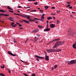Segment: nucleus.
I'll list each match as a JSON object with an SVG mask.
<instances>
[{"label":"nucleus","instance_id":"56","mask_svg":"<svg viewBox=\"0 0 76 76\" xmlns=\"http://www.w3.org/2000/svg\"><path fill=\"white\" fill-rule=\"evenodd\" d=\"M9 19H13V18H12L10 17V18H9Z\"/></svg>","mask_w":76,"mask_h":76},{"label":"nucleus","instance_id":"47","mask_svg":"<svg viewBox=\"0 0 76 76\" xmlns=\"http://www.w3.org/2000/svg\"><path fill=\"white\" fill-rule=\"evenodd\" d=\"M56 12L57 13H60V12H59V11H56Z\"/></svg>","mask_w":76,"mask_h":76},{"label":"nucleus","instance_id":"4","mask_svg":"<svg viewBox=\"0 0 76 76\" xmlns=\"http://www.w3.org/2000/svg\"><path fill=\"white\" fill-rule=\"evenodd\" d=\"M60 38H57L53 40L51 42H49L48 44H50L51 43H53V41H58V40H59Z\"/></svg>","mask_w":76,"mask_h":76},{"label":"nucleus","instance_id":"37","mask_svg":"<svg viewBox=\"0 0 76 76\" xmlns=\"http://www.w3.org/2000/svg\"><path fill=\"white\" fill-rule=\"evenodd\" d=\"M0 16H4V14H0Z\"/></svg>","mask_w":76,"mask_h":76},{"label":"nucleus","instance_id":"8","mask_svg":"<svg viewBox=\"0 0 76 76\" xmlns=\"http://www.w3.org/2000/svg\"><path fill=\"white\" fill-rule=\"evenodd\" d=\"M23 21L25 23H29V22L28 21H26L25 20H23V21H20V22H21L22 23H23Z\"/></svg>","mask_w":76,"mask_h":76},{"label":"nucleus","instance_id":"55","mask_svg":"<svg viewBox=\"0 0 76 76\" xmlns=\"http://www.w3.org/2000/svg\"><path fill=\"white\" fill-rule=\"evenodd\" d=\"M44 15H45V14H43L42 15V16L44 17Z\"/></svg>","mask_w":76,"mask_h":76},{"label":"nucleus","instance_id":"18","mask_svg":"<svg viewBox=\"0 0 76 76\" xmlns=\"http://www.w3.org/2000/svg\"><path fill=\"white\" fill-rule=\"evenodd\" d=\"M56 51L57 52H58L59 51H61V50L58 49L57 50H56Z\"/></svg>","mask_w":76,"mask_h":76},{"label":"nucleus","instance_id":"46","mask_svg":"<svg viewBox=\"0 0 76 76\" xmlns=\"http://www.w3.org/2000/svg\"><path fill=\"white\" fill-rule=\"evenodd\" d=\"M19 28H20V29H23V28H22V27H19Z\"/></svg>","mask_w":76,"mask_h":76},{"label":"nucleus","instance_id":"1","mask_svg":"<svg viewBox=\"0 0 76 76\" xmlns=\"http://www.w3.org/2000/svg\"><path fill=\"white\" fill-rule=\"evenodd\" d=\"M64 42H65L64 41H57L55 44V45L53 47V48H55L57 47H58V45H61V44H64Z\"/></svg>","mask_w":76,"mask_h":76},{"label":"nucleus","instance_id":"20","mask_svg":"<svg viewBox=\"0 0 76 76\" xmlns=\"http://www.w3.org/2000/svg\"><path fill=\"white\" fill-rule=\"evenodd\" d=\"M48 20H50V19H52V18L51 17H49L47 18Z\"/></svg>","mask_w":76,"mask_h":76},{"label":"nucleus","instance_id":"17","mask_svg":"<svg viewBox=\"0 0 76 76\" xmlns=\"http://www.w3.org/2000/svg\"><path fill=\"white\" fill-rule=\"evenodd\" d=\"M27 15H21V16L23 18H26Z\"/></svg>","mask_w":76,"mask_h":76},{"label":"nucleus","instance_id":"43","mask_svg":"<svg viewBox=\"0 0 76 76\" xmlns=\"http://www.w3.org/2000/svg\"><path fill=\"white\" fill-rule=\"evenodd\" d=\"M36 35L37 36V37H40V35H39L38 34H36Z\"/></svg>","mask_w":76,"mask_h":76},{"label":"nucleus","instance_id":"31","mask_svg":"<svg viewBox=\"0 0 76 76\" xmlns=\"http://www.w3.org/2000/svg\"><path fill=\"white\" fill-rule=\"evenodd\" d=\"M16 25V26H15ZM16 26H17V24H15L14 25H12V27H16Z\"/></svg>","mask_w":76,"mask_h":76},{"label":"nucleus","instance_id":"3","mask_svg":"<svg viewBox=\"0 0 76 76\" xmlns=\"http://www.w3.org/2000/svg\"><path fill=\"white\" fill-rule=\"evenodd\" d=\"M46 50L48 53H52V52H56V50L53 49H46Z\"/></svg>","mask_w":76,"mask_h":76},{"label":"nucleus","instance_id":"14","mask_svg":"<svg viewBox=\"0 0 76 76\" xmlns=\"http://www.w3.org/2000/svg\"><path fill=\"white\" fill-rule=\"evenodd\" d=\"M73 48L74 49H76V45L73 44L72 45Z\"/></svg>","mask_w":76,"mask_h":76},{"label":"nucleus","instance_id":"29","mask_svg":"<svg viewBox=\"0 0 76 76\" xmlns=\"http://www.w3.org/2000/svg\"><path fill=\"white\" fill-rule=\"evenodd\" d=\"M7 70H8V71L9 72L10 74V73H11V71H10V70L8 69H7Z\"/></svg>","mask_w":76,"mask_h":76},{"label":"nucleus","instance_id":"22","mask_svg":"<svg viewBox=\"0 0 76 76\" xmlns=\"http://www.w3.org/2000/svg\"><path fill=\"white\" fill-rule=\"evenodd\" d=\"M45 9H46V10H47V9H48V8L49 7L48 6H45Z\"/></svg>","mask_w":76,"mask_h":76},{"label":"nucleus","instance_id":"45","mask_svg":"<svg viewBox=\"0 0 76 76\" xmlns=\"http://www.w3.org/2000/svg\"><path fill=\"white\" fill-rule=\"evenodd\" d=\"M9 12H13V11H11V10H9Z\"/></svg>","mask_w":76,"mask_h":76},{"label":"nucleus","instance_id":"54","mask_svg":"<svg viewBox=\"0 0 76 76\" xmlns=\"http://www.w3.org/2000/svg\"><path fill=\"white\" fill-rule=\"evenodd\" d=\"M30 7H27L26 8L27 9L28 8H30Z\"/></svg>","mask_w":76,"mask_h":76},{"label":"nucleus","instance_id":"15","mask_svg":"<svg viewBox=\"0 0 76 76\" xmlns=\"http://www.w3.org/2000/svg\"><path fill=\"white\" fill-rule=\"evenodd\" d=\"M38 28H39L40 29H42V28H44V26L39 25L38 26Z\"/></svg>","mask_w":76,"mask_h":76},{"label":"nucleus","instance_id":"30","mask_svg":"<svg viewBox=\"0 0 76 76\" xmlns=\"http://www.w3.org/2000/svg\"><path fill=\"white\" fill-rule=\"evenodd\" d=\"M57 66H58L57 65H55L54 66V69H56V67H57Z\"/></svg>","mask_w":76,"mask_h":76},{"label":"nucleus","instance_id":"36","mask_svg":"<svg viewBox=\"0 0 76 76\" xmlns=\"http://www.w3.org/2000/svg\"><path fill=\"white\" fill-rule=\"evenodd\" d=\"M51 15H53L54 16H55L56 15V14L55 13H51Z\"/></svg>","mask_w":76,"mask_h":76},{"label":"nucleus","instance_id":"27","mask_svg":"<svg viewBox=\"0 0 76 76\" xmlns=\"http://www.w3.org/2000/svg\"><path fill=\"white\" fill-rule=\"evenodd\" d=\"M41 19H42V20L44 19V17H43V16H42L41 17Z\"/></svg>","mask_w":76,"mask_h":76},{"label":"nucleus","instance_id":"62","mask_svg":"<svg viewBox=\"0 0 76 76\" xmlns=\"http://www.w3.org/2000/svg\"><path fill=\"white\" fill-rule=\"evenodd\" d=\"M27 42V40H26V41L25 42V43H26Z\"/></svg>","mask_w":76,"mask_h":76},{"label":"nucleus","instance_id":"24","mask_svg":"<svg viewBox=\"0 0 76 76\" xmlns=\"http://www.w3.org/2000/svg\"><path fill=\"white\" fill-rule=\"evenodd\" d=\"M7 8L8 9H9L10 10H13V9H12L11 7H7Z\"/></svg>","mask_w":76,"mask_h":76},{"label":"nucleus","instance_id":"50","mask_svg":"<svg viewBox=\"0 0 76 76\" xmlns=\"http://www.w3.org/2000/svg\"><path fill=\"white\" fill-rule=\"evenodd\" d=\"M9 20H10V21H13V22H14V21L13 20H12L10 19Z\"/></svg>","mask_w":76,"mask_h":76},{"label":"nucleus","instance_id":"35","mask_svg":"<svg viewBox=\"0 0 76 76\" xmlns=\"http://www.w3.org/2000/svg\"><path fill=\"white\" fill-rule=\"evenodd\" d=\"M4 16H9V15L7 14H4Z\"/></svg>","mask_w":76,"mask_h":76},{"label":"nucleus","instance_id":"23","mask_svg":"<svg viewBox=\"0 0 76 76\" xmlns=\"http://www.w3.org/2000/svg\"><path fill=\"white\" fill-rule=\"evenodd\" d=\"M30 12H37V11L35 10H32L30 11Z\"/></svg>","mask_w":76,"mask_h":76},{"label":"nucleus","instance_id":"63","mask_svg":"<svg viewBox=\"0 0 76 76\" xmlns=\"http://www.w3.org/2000/svg\"><path fill=\"white\" fill-rule=\"evenodd\" d=\"M42 40H41L40 41H39V43H40V42H42Z\"/></svg>","mask_w":76,"mask_h":76},{"label":"nucleus","instance_id":"51","mask_svg":"<svg viewBox=\"0 0 76 76\" xmlns=\"http://www.w3.org/2000/svg\"><path fill=\"white\" fill-rule=\"evenodd\" d=\"M69 9H72V7H69Z\"/></svg>","mask_w":76,"mask_h":76},{"label":"nucleus","instance_id":"60","mask_svg":"<svg viewBox=\"0 0 76 76\" xmlns=\"http://www.w3.org/2000/svg\"><path fill=\"white\" fill-rule=\"evenodd\" d=\"M70 16L71 17H73V15H70Z\"/></svg>","mask_w":76,"mask_h":76},{"label":"nucleus","instance_id":"34","mask_svg":"<svg viewBox=\"0 0 76 76\" xmlns=\"http://www.w3.org/2000/svg\"><path fill=\"white\" fill-rule=\"evenodd\" d=\"M14 43H16V40L15 39H14Z\"/></svg>","mask_w":76,"mask_h":76},{"label":"nucleus","instance_id":"40","mask_svg":"<svg viewBox=\"0 0 76 76\" xmlns=\"http://www.w3.org/2000/svg\"><path fill=\"white\" fill-rule=\"evenodd\" d=\"M70 4H68L67 5V6H66L67 7H70Z\"/></svg>","mask_w":76,"mask_h":76},{"label":"nucleus","instance_id":"58","mask_svg":"<svg viewBox=\"0 0 76 76\" xmlns=\"http://www.w3.org/2000/svg\"><path fill=\"white\" fill-rule=\"evenodd\" d=\"M16 23H17V25H19V23H18V22Z\"/></svg>","mask_w":76,"mask_h":76},{"label":"nucleus","instance_id":"32","mask_svg":"<svg viewBox=\"0 0 76 76\" xmlns=\"http://www.w3.org/2000/svg\"><path fill=\"white\" fill-rule=\"evenodd\" d=\"M34 4L35 5H37L38 4V2H36L34 3Z\"/></svg>","mask_w":76,"mask_h":76},{"label":"nucleus","instance_id":"28","mask_svg":"<svg viewBox=\"0 0 76 76\" xmlns=\"http://www.w3.org/2000/svg\"><path fill=\"white\" fill-rule=\"evenodd\" d=\"M34 19H35L36 20H40L39 19H38L37 18H34Z\"/></svg>","mask_w":76,"mask_h":76},{"label":"nucleus","instance_id":"25","mask_svg":"<svg viewBox=\"0 0 76 76\" xmlns=\"http://www.w3.org/2000/svg\"><path fill=\"white\" fill-rule=\"evenodd\" d=\"M1 69H4V65H3V66H1Z\"/></svg>","mask_w":76,"mask_h":76},{"label":"nucleus","instance_id":"11","mask_svg":"<svg viewBox=\"0 0 76 76\" xmlns=\"http://www.w3.org/2000/svg\"><path fill=\"white\" fill-rule=\"evenodd\" d=\"M38 31V29L36 30H34L31 32V33H35V32H37Z\"/></svg>","mask_w":76,"mask_h":76},{"label":"nucleus","instance_id":"13","mask_svg":"<svg viewBox=\"0 0 76 76\" xmlns=\"http://www.w3.org/2000/svg\"><path fill=\"white\" fill-rule=\"evenodd\" d=\"M50 30V28H47L46 29L44 30V31H49Z\"/></svg>","mask_w":76,"mask_h":76},{"label":"nucleus","instance_id":"41","mask_svg":"<svg viewBox=\"0 0 76 76\" xmlns=\"http://www.w3.org/2000/svg\"><path fill=\"white\" fill-rule=\"evenodd\" d=\"M18 8H22V7L21 6H19L17 7Z\"/></svg>","mask_w":76,"mask_h":76},{"label":"nucleus","instance_id":"33","mask_svg":"<svg viewBox=\"0 0 76 76\" xmlns=\"http://www.w3.org/2000/svg\"><path fill=\"white\" fill-rule=\"evenodd\" d=\"M40 12L41 13H43V12H44V11L42 10H40Z\"/></svg>","mask_w":76,"mask_h":76},{"label":"nucleus","instance_id":"16","mask_svg":"<svg viewBox=\"0 0 76 76\" xmlns=\"http://www.w3.org/2000/svg\"><path fill=\"white\" fill-rule=\"evenodd\" d=\"M26 18H27V19L29 20L30 19V16L27 15Z\"/></svg>","mask_w":76,"mask_h":76},{"label":"nucleus","instance_id":"10","mask_svg":"<svg viewBox=\"0 0 76 76\" xmlns=\"http://www.w3.org/2000/svg\"><path fill=\"white\" fill-rule=\"evenodd\" d=\"M45 60L47 61H48L49 60V56H47V55H45Z\"/></svg>","mask_w":76,"mask_h":76},{"label":"nucleus","instance_id":"9","mask_svg":"<svg viewBox=\"0 0 76 76\" xmlns=\"http://www.w3.org/2000/svg\"><path fill=\"white\" fill-rule=\"evenodd\" d=\"M39 38L38 37H35L34 40V42H37V41H38V39H39Z\"/></svg>","mask_w":76,"mask_h":76},{"label":"nucleus","instance_id":"61","mask_svg":"<svg viewBox=\"0 0 76 76\" xmlns=\"http://www.w3.org/2000/svg\"><path fill=\"white\" fill-rule=\"evenodd\" d=\"M16 15H19V16H20V15L19 14H16Z\"/></svg>","mask_w":76,"mask_h":76},{"label":"nucleus","instance_id":"53","mask_svg":"<svg viewBox=\"0 0 76 76\" xmlns=\"http://www.w3.org/2000/svg\"><path fill=\"white\" fill-rule=\"evenodd\" d=\"M19 26H22L21 24H19Z\"/></svg>","mask_w":76,"mask_h":76},{"label":"nucleus","instance_id":"42","mask_svg":"<svg viewBox=\"0 0 76 76\" xmlns=\"http://www.w3.org/2000/svg\"><path fill=\"white\" fill-rule=\"evenodd\" d=\"M66 3L67 4H70L71 3L70 2H66Z\"/></svg>","mask_w":76,"mask_h":76},{"label":"nucleus","instance_id":"7","mask_svg":"<svg viewBox=\"0 0 76 76\" xmlns=\"http://www.w3.org/2000/svg\"><path fill=\"white\" fill-rule=\"evenodd\" d=\"M50 27L51 28H53L55 27V25L53 24H51L50 25Z\"/></svg>","mask_w":76,"mask_h":76},{"label":"nucleus","instance_id":"44","mask_svg":"<svg viewBox=\"0 0 76 76\" xmlns=\"http://www.w3.org/2000/svg\"><path fill=\"white\" fill-rule=\"evenodd\" d=\"M20 61H21V62H22L23 63H25V62H24V61L20 59Z\"/></svg>","mask_w":76,"mask_h":76},{"label":"nucleus","instance_id":"26","mask_svg":"<svg viewBox=\"0 0 76 76\" xmlns=\"http://www.w3.org/2000/svg\"><path fill=\"white\" fill-rule=\"evenodd\" d=\"M57 20V24H58V23H60V21L58 20Z\"/></svg>","mask_w":76,"mask_h":76},{"label":"nucleus","instance_id":"48","mask_svg":"<svg viewBox=\"0 0 76 76\" xmlns=\"http://www.w3.org/2000/svg\"><path fill=\"white\" fill-rule=\"evenodd\" d=\"M46 23H47V24L48 25V20H47Z\"/></svg>","mask_w":76,"mask_h":76},{"label":"nucleus","instance_id":"49","mask_svg":"<svg viewBox=\"0 0 76 76\" xmlns=\"http://www.w3.org/2000/svg\"><path fill=\"white\" fill-rule=\"evenodd\" d=\"M36 59L37 60V61H39V59L37 58Z\"/></svg>","mask_w":76,"mask_h":76},{"label":"nucleus","instance_id":"39","mask_svg":"<svg viewBox=\"0 0 76 76\" xmlns=\"http://www.w3.org/2000/svg\"><path fill=\"white\" fill-rule=\"evenodd\" d=\"M14 24H15V23H14V22H13L11 23V25L12 26L13 25H14Z\"/></svg>","mask_w":76,"mask_h":76},{"label":"nucleus","instance_id":"2","mask_svg":"<svg viewBox=\"0 0 76 76\" xmlns=\"http://www.w3.org/2000/svg\"><path fill=\"white\" fill-rule=\"evenodd\" d=\"M76 60H71L70 62H69V61L65 62V63H68V65H71V64H75V63H76Z\"/></svg>","mask_w":76,"mask_h":76},{"label":"nucleus","instance_id":"19","mask_svg":"<svg viewBox=\"0 0 76 76\" xmlns=\"http://www.w3.org/2000/svg\"><path fill=\"white\" fill-rule=\"evenodd\" d=\"M0 12H6L7 11L3 10H0Z\"/></svg>","mask_w":76,"mask_h":76},{"label":"nucleus","instance_id":"21","mask_svg":"<svg viewBox=\"0 0 76 76\" xmlns=\"http://www.w3.org/2000/svg\"><path fill=\"white\" fill-rule=\"evenodd\" d=\"M71 33V31H70V30H68V34H70Z\"/></svg>","mask_w":76,"mask_h":76},{"label":"nucleus","instance_id":"57","mask_svg":"<svg viewBox=\"0 0 76 76\" xmlns=\"http://www.w3.org/2000/svg\"><path fill=\"white\" fill-rule=\"evenodd\" d=\"M48 24H47V28H48Z\"/></svg>","mask_w":76,"mask_h":76},{"label":"nucleus","instance_id":"6","mask_svg":"<svg viewBox=\"0 0 76 76\" xmlns=\"http://www.w3.org/2000/svg\"><path fill=\"white\" fill-rule=\"evenodd\" d=\"M35 57H36L37 58H40L41 59H44V58L42 57H40L39 56H38L37 55H35Z\"/></svg>","mask_w":76,"mask_h":76},{"label":"nucleus","instance_id":"12","mask_svg":"<svg viewBox=\"0 0 76 76\" xmlns=\"http://www.w3.org/2000/svg\"><path fill=\"white\" fill-rule=\"evenodd\" d=\"M28 21L31 22H35V19L32 20V19L29 18V19H28Z\"/></svg>","mask_w":76,"mask_h":76},{"label":"nucleus","instance_id":"59","mask_svg":"<svg viewBox=\"0 0 76 76\" xmlns=\"http://www.w3.org/2000/svg\"><path fill=\"white\" fill-rule=\"evenodd\" d=\"M53 19H55V20H56V18L54 17H53Z\"/></svg>","mask_w":76,"mask_h":76},{"label":"nucleus","instance_id":"52","mask_svg":"<svg viewBox=\"0 0 76 76\" xmlns=\"http://www.w3.org/2000/svg\"><path fill=\"white\" fill-rule=\"evenodd\" d=\"M51 9H55V8L54 7H52V8H51Z\"/></svg>","mask_w":76,"mask_h":76},{"label":"nucleus","instance_id":"38","mask_svg":"<svg viewBox=\"0 0 76 76\" xmlns=\"http://www.w3.org/2000/svg\"><path fill=\"white\" fill-rule=\"evenodd\" d=\"M31 76H35V74H32Z\"/></svg>","mask_w":76,"mask_h":76},{"label":"nucleus","instance_id":"5","mask_svg":"<svg viewBox=\"0 0 76 76\" xmlns=\"http://www.w3.org/2000/svg\"><path fill=\"white\" fill-rule=\"evenodd\" d=\"M8 54H10V55H11V56H16V55L14 54H13L12 53H11L10 51H8L7 52Z\"/></svg>","mask_w":76,"mask_h":76},{"label":"nucleus","instance_id":"64","mask_svg":"<svg viewBox=\"0 0 76 76\" xmlns=\"http://www.w3.org/2000/svg\"><path fill=\"white\" fill-rule=\"evenodd\" d=\"M74 44H75V45H76V42H75Z\"/></svg>","mask_w":76,"mask_h":76}]
</instances>
